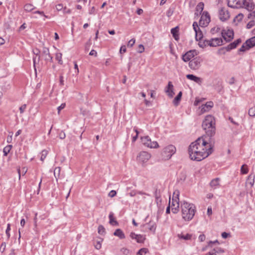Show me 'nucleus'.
<instances>
[{"label":"nucleus","instance_id":"1","mask_svg":"<svg viewBox=\"0 0 255 255\" xmlns=\"http://www.w3.org/2000/svg\"><path fill=\"white\" fill-rule=\"evenodd\" d=\"M215 140L213 138H207L206 136L199 137L194 142L191 143L189 147H191L193 150L202 152H208V148L211 147L213 150Z\"/></svg>","mask_w":255,"mask_h":255},{"label":"nucleus","instance_id":"2","mask_svg":"<svg viewBox=\"0 0 255 255\" xmlns=\"http://www.w3.org/2000/svg\"><path fill=\"white\" fill-rule=\"evenodd\" d=\"M202 127L206 132L207 138H213L216 133V121L215 118L210 115L205 117Z\"/></svg>","mask_w":255,"mask_h":255},{"label":"nucleus","instance_id":"3","mask_svg":"<svg viewBox=\"0 0 255 255\" xmlns=\"http://www.w3.org/2000/svg\"><path fill=\"white\" fill-rule=\"evenodd\" d=\"M181 208L183 219L185 221H190L195 215L196 207L193 204L185 201L181 202Z\"/></svg>","mask_w":255,"mask_h":255},{"label":"nucleus","instance_id":"4","mask_svg":"<svg viewBox=\"0 0 255 255\" xmlns=\"http://www.w3.org/2000/svg\"><path fill=\"white\" fill-rule=\"evenodd\" d=\"M228 5L232 8L244 7L248 11H252L255 8L252 0H228Z\"/></svg>","mask_w":255,"mask_h":255},{"label":"nucleus","instance_id":"5","mask_svg":"<svg viewBox=\"0 0 255 255\" xmlns=\"http://www.w3.org/2000/svg\"><path fill=\"white\" fill-rule=\"evenodd\" d=\"M213 152L211 147L208 148V152H202L196 150H193L191 147H189L188 152L190 158L192 160L200 161L207 157Z\"/></svg>","mask_w":255,"mask_h":255},{"label":"nucleus","instance_id":"6","mask_svg":"<svg viewBox=\"0 0 255 255\" xmlns=\"http://www.w3.org/2000/svg\"><path fill=\"white\" fill-rule=\"evenodd\" d=\"M176 148L173 145H169L163 148L161 153L162 159L168 160L175 153Z\"/></svg>","mask_w":255,"mask_h":255},{"label":"nucleus","instance_id":"7","mask_svg":"<svg viewBox=\"0 0 255 255\" xmlns=\"http://www.w3.org/2000/svg\"><path fill=\"white\" fill-rule=\"evenodd\" d=\"M141 140L142 144L148 147L155 148L159 146L158 143L155 141H151L148 136L141 137Z\"/></svg>","mask_w":255,"mask_h":255},{"label":"nucleus","instance_id":"8","mask_svg":"<svg viewBox=\"0 0 255 255\" xmlns=\"http://www.w3.org/2000/svg\"><path fill=\"white\" fill-rule=\"evenodd\" d=\"M193 29L196 33V40H199L198 43V45L200 47H202L203 45L202 44V40H203V35L201 31L200 30V28L198 26V25L196 22H194L193 24Z\"/></svg>","mask_w":255,"mask_h":255},{"label":"nucleus","instance_id":"9","mask_svg":"<svg viewBox=\"0 0 255 255\" xmlns=\"http://www.w3.org/2000/svg\"><path fill=\"white\" fill-rule=\"evenodd\" d=\"M151 157L150 154L146 151H141L137 156V161L143 164L146 163Z\"/></svg>","mask_w":255,"mask_h":255},{"label":"nucleus","instance_id":"10","mask_svg":"<svg viewBox=\"0 0 255 255\" xmlns=\"http://www.w3.org/2000/svg\"><path fill=\"white\" fill-rule=\"evenodd\" d=\"M202 62V58L200 57H197L190 61L189 66L192 70H197L201 66Z\"/></svg>","mask_w":255,"mask_h":255},{"label":"nucleus","instance_id":"11","mask_svg":"<svg viewBox=\"0 0 255 255\" xmlns=\"http://www.w3.org/2000/svg\"><path fill=\"white\" fill-rule=\"evenodd\" d=\"M210 21V17L207 11H204L199 20V25L201 27L206 26Z\"/></svg>","mask_w":255,"mask_h":255},{"label":"nucleus","instance_id":"12","mask_svg":"<svg viewBox=\"0 0 255 255\" xmlns=\"http://www.w3.org/2000/svg\"><path fill=\"white\" fill-rule=\"evenodd\" d=\"M198 54L197 51L196 49H192L187 51L182 56V59L185 62L190 61L191 59L193 58L195 56Z\"/></svg>","mask_w":255,"mask_h":255},{"label":"nucleus","instance_id":"13","mask_svg":"<svg viewBox=\"0 0 255 255\" xmlns=\"http://www.w3.org/2000/svg\"><path fill=\"white\" fill-rule=\"evenodd\" d=\"M222 35L225 41H230L233 38L234 32L231 29L223 30L222 31Z\"/></svg>","mask_w":255,"mask_h":255},{"label":"nucleus","instance_id":"14","mask_svg":"<svg viewBox=\"0 0 255 255\" xmlns=\"http://www.w3.org/2000/svg\"><path fill=\"white\" fill-rule=\"evenodd\" d=\"M219 13L220 19L223 21L227 20L230 17L229 12L224 7L220 9Z\"/></svg>","mask_w":255,"mask_h":255},{"label":"nucleus","instance_id":"15","mask_svg":"<svg viewBox=\"0 0 255 255\" xmlns=\"http://www.w3.org/2000/svg\"><path fill=\"white\" fill-rule=\"evenodd\" d=\"M255 46V36L247 40L241 48H252Z\"/></svg>","mask_w":255,"mask_h":255},{"label":"nucleus","instance_id":"16","mask_svg":"<svg viewBox=\"0 0 255 255\" xmlns=\"http://www.w3.org/2000/svg\"><path fill=\"white\" fill-rule=\"evenodd\" d=\"M179 192L178 190H176L174 192L173 195L172 200V203L171 207H175L177 205H179Z\"/></svg>","mask_w":255,"mask_h":255},{"label":"nucleus","instance_id":"17","mask_svg":"<svg viewBox=\"0 0 255 255\" xmlns=\"http://www.w3.org/2000/svg\"><path fill=\"white\" fill-rule=\"evenodd\" d=\"M129 236L132 239H135L138 243H143L145 239V237L143 235H137L133 232H131Z\"/></svg>","mask_w":255,"mask_h":255},{"label":"nucleus","instance_id":"18","mask_svg":"<svg viewBox=\"0 0 255 255\" xmlns=\"http://www.w3.org/2000/svg\"><path fill=\"white\" fill-rule=\"evenodd\" d=\"M165 92L170 98H172L174 95L173 91V85L171 82L169 81L168 83V85L165 89Z\"/></svg>","mask_w":255,"mask_h":255},{"label":"nucleus","instance_id":"19","mask_svg":"<svg viewBox=\"0 0 255 255\" xmlns=\"http://www.w3.org/2000/svg\"><path fill=\"white\" fill-rule=\"evenodd\" d=\"M214 104L212 102H208L205 105L201 107V112L202 114L209 111L213 107Z\"/></svg>","mask_w":255,"mask_h":255},{"label":"nucleus","instance_id":"20","mask_svg":"<svg viewBox=\"0 0 255 255\" xmlns=\"http://www.w3.org/2000/svg\"><path fill=\"white\" fill-rule=\"evenodd\" d=\"M186 78L191 81H194L199 85H201L202 83V79L197 77L193 74H188L186 76Z\"/></svg>","mask_w":255,"mask_h":255},{"label":"nucleus","instance_id":"21","mask_svg":"<svg viewBox=\"0 0 255 255\" xmlns=\"http://www.w3.org/2000/svg\"><path fill=\"white\" fill-rule=\"evenodd\" d=\"M211 47H216L221 45L223 42V41L221 38H214L211 40Z\"/></svg>","mask_w":255,"mask_h":255},{"label":"nucleus","instance_id":"22","mask_svg":"<svg viewBox=\"0 0 255 255\" xmlns=\"http://www.w3.org/2000/svg\"><path fill=\"white\" fill-rule=\"evenodd\" d=\"M155 201L157 205H160L161 203V192L160 190L156 189L154 192Z\"/></svg>","mask_w":255,"mask_h":255},{"label":"nucleus","instance_id":"23","mask_svg":"<svg viewBox=\"0 0 255 255\" xmlns=\"http://www.w3.org/2000/svg\"><path fill=\"white\" fill-rule=\"evenodd\" d=\"M204 3L202 2H199L196 7V12L195 13V14L197 16L201 14V12L203 11V10L204 9Z\"/></svg>","mask_w":255,"mask_h":255},{"label":"nucleus","instance_id":"24","mask_svg":"<svg viewBox=\"0 0 255 255\" xmlns=\"http://www.w3.org/2000/svg\"><path fill=\"white\" fill-rule=\"evenodd\" d=\"M114 235L118 237L120 239L125 238V235L123 231L120 229H116L114 233Z\"/></svg>","mask_w":255,"mask_h":255},{"label":"nucleus","instance_id":"25","mask_svg":"<svg viewBox=\"0 0 255 255\" xmlns=\"http://www.w3.org/2000/svg\"><path fill=\"white\" fill-rule=\"evenodd\" d=\"M41 56H43L46 60L52 59V57L49 53V49H44L42 53L41 54Z\"/></svg>","mask_w":255,"mask_h":255},{"label":"nucleus","instance_id":"26","mask_svg":"<svg viewBox=\"0 0 255 255\" xmlns=\"http://www.w3.org/2000/svg\"><path fill=\"white\" fill-rule=\"evenodd\" d=\"M182 95V92L180 91L174 99L173 103L175 106H177L179 105V102L180 101L181 99Z\"/></svg>","mask_w":255,"mask_h":255},{"label":"nucleus","instance_id":"27","mask_svg":"<svg viewBox=\"0 0 255 255\" xmlns=\"http://www.w3.org/2000/svg\"><path fill=\"white\" fill-rule=\"evenodd\" d=\"M220 181V179L219 178H216L213 179L210 182V186L212 187L216 188L219 185Z\"/></svg>","mask_w":255,"mask_h":255},{"label":"nucleus","instance_id":"28","mask_svg":"<svg viewBox=\"0 0 255 255\" xmlns=\"http://www.w3.org/2000/svg\"><path fill=\"white\" fill-rule=\"evenodd\" d=\"M178 32V27H175L173 28H172L171 30V33H172L174 39L176 40H178V39L179 38V36L177 33Z\"/></svg>","mask_w":255,"mask_h":255},{"label":"nucleus","instance_id":"29","mask_svg":"<svg viewBox=\"0 0 255 255\" xmlns=\"http://www.w3.org/2000/svg\"><path fill=\"white\" fill-rule=\"evenodd\" d=\"M241 42V39H238L234 42L230 43L226 48H236Z\"/></svg>","mask_w":255,"mask_h":255},{"label":"nucleus","instance_id":"30","mask_svg":"<svg viewBox=\"0 0 255 255\" xmlns=\"http://www.w3.org/2000/svg\"><path fill=\"white\" fill-rule=\"evenodd\" d=\"M177 237L180 239H183L185 240H189L191 239L192 235L189 234H187L185 235H183L182 234H178Z\"/></svg>","mask_w":255,"mask_h":255},{"label":"nucleus","instance_id":"31","mask_svg":"<svg viewBox=\"0 0 255 255\" xmlns=\"http://www.w3.org/2000/svg\"><path fill=\"white\" fill-rule=\"evenodd\" d=\"M24 8L25 11L30 12L32 11L33 9H34L35 8V7L30 3H27L24 5Z\"/></svg>","mask_w":255,"mask_h":255},{"label":"nucleus","instance_id":"32","mask_svg":"<svg viewBox=\"0 0 255 255\" xmlns=\"http://www.w3.org/2000/svg\"><path fill=\"white\" fill-rule=\"evenodd\" d=\"M147 224L149 226V230L155 232L156 228V224L150 221Z\"/></svg>","mask_w":255,"mask_h":255},{"label":"nucleus","instance_id":"33","mask_svg":"<svg viewBox=\"0 0 255 255\" xmlns=\"http://www.w3.org/2000/svg\"><path fill=\"white\" fill-rule=\"evenodd\" d=\"M109 219H110V223L112 225H114V223L116 225H117L118 224V222L115 220L113 217V213H110L109 215Z\"/></svg>","mask_w":255,"mask_h":255},{"label":"nucleus","instance_id":"34","mask_svg":"<svg viewBox=\"0 0 255 255\" xmlns=\"http://www.w3.org/2000/svg\"><path fill=\"white\" fill-rule=\"evenodd\" d=\"M12 147V145H8L5 147L3 149V155L6 156L7 154L9 152L11 148Z\"/></svg>","mask_w":255,"mask_h":255},{"label":"nucleus","instance_id":"35","mask_svg":"<svg viewBox=\"0 0 255 255\" xmlns=\"http://www.w3.org/2000/svg\"><path fill=\"white\" fill-rule=\"evenodd\" d=\"M232 49H219L217 51V54L219 55L225 54L226 52L230 51Z\"/></svg>","mask_w":255,"mask_h":255},{"label":"nucleus","instance_id":"36","mask_svg":"<svg viewBox=\"0 0 255 255\" xmlns=\"http://www.w3.org/2000/svg\"><path fill=\"white\" fill-rule=\"evenodd\" d=\"M60 168L59 167H56L54 171V174L56 178H57L60 176Z\"/></svg>","mask_w":255,"mask_h":255},{"label":"nucleus","instance_id":"37","mask_svg":"<svg viewBox=\"0 0 255 255\" xmlns=\"http://www.w3.org/2000/svg\"><path fill=\"white\" fill-rule=\"evenodd\" d=\"M248 168L247 167V165L244 164L242 166L241 168V172L242 174H246L248 172Z\"/></svg>","mask_w":255,"mask_h":255},{"label":"nucleus","instance_id":"38","mask_svg":"<svg viewBox=\"0 0 255 255\" xmlns=\"http://www.w3.org/2000/svg\"><path fill=\"white\" fill-rule=\"evenodd\" d=\"M48 154V151L46 150H43L41 153L40 160L43 161L46 158Z\"/></svg>","mask_w":255,"mask_h":255},{"label":"nucleus","instance_id":"39","mask_svg":"<svg viewBox=\"0 0 255 255\" xmlns=\"http://www.w3.org/2000/svg\"><path fill=\"white\" fill-rule=\"evenodd\" d=\"M32 51L33 54L36 55L35 57L33 58V63L34 65H35L36 57V56H38V54L39 53H40V51H39V49H33Z\"/></svg>","mask_w":255,"mask_h":255},{"label":"nucleus","instance_id":"40","mask_svg":"<svg viewBox=\"0 0 255 255\" xmlns=\"http://www.w3.org/2000/svg\"><path fill=\"white\" fill-rule=\"evenodd\" d=\"M248 114L251 117H255V107L251 108L249 110Z\"/></svg>","mask_w":255,"mask_h":255},{"label":"nucleus","instance_id":"41","mask_svg":"<svg viewBox=\"0 0 255 255\" xmlns=\"http://www.w3.org/2000/svg\"><path fill=\"white\" fill-rule=\"evenodd\" d=\"M211 40H206L203 39V40H202V44L203 45V46L201 47L203 48L204 46H211Z\"/></svg>","mask_w":255,"mask_h":255},{"label":"nucleus","instance_id":"42","mask_svg":"<svg viewBox=\"0 0 255 255\" xmlns=\"http://www.w3.org/2000/svg\"><path fill=\"white\" fill-rule=\"evenodd\" d=\"M106 233L105 229L102 225H100L98 227V233L101 235H103Z\"/></svg>","mask_w":255,"mask_h":255},{"label":"nucleus","instance_id":"43","mask_svg":"<svg viewBox=\"0 0 255 255\" xmlns=\"http://www.w3.org/2000/svg\"><path fill=\"white\" fill-rule=\"evenodd\" d=\"M147 252L148 249L147 248H142L138 251L136 255H142L143 254H146Z\"/></svg>","mask_w":255,"mask_h":255},{"label":"nucleus","instance_id":"44","mask_svg":"<svg viewBox=\"0 0 255 255\" xmlns=\"http://www.w3.org/2000/svg\"><path fill=\"white\" fill-rule=\"evenodd\" d=\"M56 59L58 61V63L59 64H62V54L61 53H56Z\"/></svg>","mask_w":255,"mask_h":255},{"label":"nucleus","instance_id":"45","mask_svg":"<svg viewBox=\"0 0 255 255\" xmlns=\"http://www.w3.org/2000/svg\"><path fill=\"white\" fill-rule=\"evenodd\" d=\"M17 171H18V173L19 174V177L20 178V172L21 171L22 172V175H24L26 173V172L27 171V169L24 167H23L21 169V170H20V169H18Z\"/></svg>","mask_w":255,"mask_h":255},{"label":"nucleus","instance_id":"46","mask_svg":"<svg viewBox=\"0 0 255 255\" xmlns=\"http://www.w3.org/2000/svg\"><path fill=\"white\" fill-rule=\"evenodd\" d=\"M243 17H244V15L242 13H239L235 17L234 20L237 21H240L241 20H242Z\"/></svg>","mask_w":255,"mask_h":255},{"label":"nucleus","instance_id":"47","mask_svg":"<svg viewBox=\"0 0 255 255\" xmlns=\"http://www.w3.org/2000/svg\"><path fill=\"white\" fill-rule=\"evenodd\" d=\"M213 251L215 252V254H217V253L219 254V253H224V250L221 248H217L214 249Z\"/></svg>","mask_w":255,"mask_h":255},{"label":"nucleus","instance_id":"48","mask_svg":"<svg viewBox=\"0 0 255 255\" xmlns=\"http://www.w3.org/2000/svg\"><path fill=\"white\" fill-rule=\"evenodd\" d=\"M121 252L124 255H128L129 253V251L127 248H123L121 249Z\"/></svg>","mask_w":255,"mask_h":255},{"label":"nucleus","instance_id":"49","mask_svg":"<svg viewBox=\"0 0 255 255\" xmlns=\"http://www.w3.org/2000/svg\"><path fill=\"white\" fill-rule=\"evenodd\" d=\"M179 205H177V206H175V207H171L172 212L174 214L177 213L179 211Z\"/></svg>","mask_w":255,"mask_h":255},{"label":"nucleus","instance_id":"50","mask_svg":"<svg viewBox=\"0 0 255 255\" xmlns=\"http://www.w3.org/2000/svg\"><path fill=\"white\" fill-rule=\"evenodd\" d=\"M255 25V22L254 20L250 21L247 25V28L250 29Z\"/></svg>","mask_w":255,"mask_h":255},{"label":"nucleus","instance_id":"51","mask_svg":"<svg viewBox=\"0 0 255 255\" xmlns=\"http://www.w3.org/2000/svg\"><path fill=\"white\" fill-rule=\"evenodd\" d=\"M101 242L100 241H98L96 242V244L94 245L96 249L99 250L101 248L102 244Z\"/></svg>","mask_w":255,"mask_h":255},{"label":"nucleus","instance_id":"52","mask_svg":"<svg viewBox=\"0 0 255 255\" xmlns=\"http://www.w3.org/2000/svg\"><path fill=\"white\" fill-rule=\"evenodd\" d=\"M135 39L132 38V39H130L128 42V47H132L133 45H134V44L135 43Z\"/></svg>","mask_w":255,"mask_h":255},{"label":"nucleus","instance_id":"53","mask_svg":"<svg viewBox=\"0 0 255 255\" xmlns=\"http://www.w3.org/2000/svg\"><path fill=\"white\" fill-rule=\"evenodd\" d=\"M65 106H66L65 103H62L60 106H59L57 108L58 114L59 115L60 114V112L61 110L63 109L64 108H65Z\"/></svg>","mask_w":255,"mask_h":255},{"label":"nucleus","instance_id":"54","mask_svg":"<svg viewBox=\"0 0 255 255\" xmlns=\"http://www.w3.org/2000/svg\"><path fill=\"white\" fill-rule=\"evenodd\" d=\"M10 230V225L9 224H7V228H6V231H5V233L8 237V238H9L10 237V233H9V231Z\"/></svg>","mask_w":255,"mask_h":255},{"label":"nucleus","instance_id":"55","mask_svg":"<svg viewBox=\"0 0 255 255\" xmlns=\"http://www.w3.org/2000/svg\"><path fill=\"white\" fill-rule=\"evenodd\" d=\"M116 194H117V192H116V191L115 190H111L109 192L108 195H109V197L112 198V197H115L116 195Z\"/></svg>","mask_w":255,"mask_h":255},{"label":"nucleus","instance_id":"56","mask_svg":"<svg viewBox=\"0 0 255 255\" xmlns=\"http://www.w3.org/2000/svg\"><path fill=\"white\" fill-rule=\"evenodd\" d=\"M26 108V104H24V105H22L19 108V111H20V114H22L24 112V111L25 110Z\"/></svg>","mask_w":255,"mask_h":255},{"label":"nucleus","instance_id":"57","mask_svg":"<svg viewBox=\"0 0 255 255\" xmlns=\"http://www.w3.org/2000/svg\"><path fill=\"white\" fill-rule=\"evenodd\" d=\"M59 137L61 139H64L66 137L65 132L63 131H61L59 134Z\"/></svg>","mask_w":255,"mask_h":255},{"label":"nucleus","instance_id":"58","mask_svg":"<svg viewBox=\"0 0 255 255\" xmlns=\"http://www.w3.org/2000/svg\"><path fill=\"white\" fill-rule=\"evenodd\" d=\"M6 244L5 243H2L0 247V250L3 253L5 249Z\"/></svg>","mask_w":255,"mask_h":255},{"label":"nucleus","instance_id":"59","mask_svg":"<svg viewBox=\"0 0 255 255\" xmlns=\"http://www.w3.org/2000/svg\"><path fill=\"white\" fill-rule=\"evenodd\" d=\"M34 13H38V14H39L41 15H43L45 17L47 18V16L45 15L44 14V13L43 11H39V10H37V11H35L34 12Z\"/></svg>","mask_w":255,"mask_h":255},{"label":"nucleus","instance_id":"60","mask_svg":"<svg viewBox=\"0 0 255 255\" xmlns=\"http://www.w3.org/2000/svg\"><path fill=\"white\" fill-rule=\"evenodd\" d=\"M205 238H206L204 234L200 235L199 236V240L201 242H203L204 241H205Z\"/></svg>","mask_w":255,"mask_h":255},{"label":"nucleus","instance_id":"61","mask_svg":"<svg viewBox=\"0 0 255 255\" xmlns=\"http://www.w3.org/2000/svg\"><path fill=\"white\" fill-rule=\"evenodd\" d=\"M63 6L62 4H58L56 5V9L58 11L61 10L63 8Z\"/></svg>","mask_w":255,"mask_h":255},{"label":"nucleus","instance_id":"62","mask_svg":"<svg viewBox=\"0 0 255 255\" xmlns=\"http://www.w3.org/2000/svg\"><path fill=\"white\" fill-rule=\"evenodd\" d=\"M97 54V52L94 49L92 50L90 52V53H89V55H90L91 56H96Z\"/></svg>","mask_w":255,"mask_h":255},{"label":"nucleus","instance_id":"63","mask_svg":"<svg viewBox=\"0 0 255 255\" xmlns=\"http://www.w3.org/2000/svg\"><path fill=\"white\" fill-rule=\"evenodd\" d=\"M248 17L249 18H252V17L255 18V10L253 11L252 12L248 14Z\"/></svg>","mask_w":255,"mask_h":255},{"label":"nucleus","instance_id":"64","mask_svg":"<svg viewBox=\"0 0 255 255\" xmlns=\"http://www.w3.org/2000/svg\"><path fill=\"white\" fill-rule=\"evenodd\" d=\"M229 235V234L226 233V232H223L222 233V237L223 238L226 239L227 238Z\"/></svg>","mask_w":255,"mask_h":255}]
</instances>
